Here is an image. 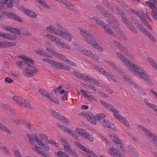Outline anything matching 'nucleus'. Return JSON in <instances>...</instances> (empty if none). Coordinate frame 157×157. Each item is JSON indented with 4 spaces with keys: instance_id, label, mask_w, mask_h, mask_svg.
<instances>
[{
    "instance_id": "1",
    "label": "nucleus",
    "mask_w": 157,
    "mask_h": 157,
    "mask_svg": "<svg viewBox=\"0 0 157 157\" xmlns=\"http://www.w3.org/2000/svg\"><path fill=\"white\" fill-rule=\"evenodd\" d=\"M117 55L129 69L133 72L138 74L139 76L145 81L150 86H152L151 80L149 79L148 75L145 73L144 70L141 67L129 61L128 59L120 53L117 52Z\"/></svg>"
},
{
    "instance_id": "2",
    "label": "nucleus",
    "mask_w": 157,
    "mask_h": 157,
    "mask_svg": "<svg viewBox=\"0 0 157 157\" xmlns=\"http://www.w3.org/2000/svg\"><path fill=\"white\" fill-rule=\"evenodd\" d=\"M78 29L80 31L81 35L86 40L87 43L99 51L101 52L103 51V49L95 41L90 32L80 27L78 28Z\"/></svg>"
},
{
    "instance_id": "3",
    "label": "nucleus",
    "mask_w": 157,
    "mask_h": 157,
    "mask_svg": "<svg viewBox=\"0 0 157 157\" xmlns=\"http://www.w3.org/2000/svg\"><path fill=\"white\" fill-rule=\"evenodd\" d=\"M84 116L93 124H96V119L99 121L104 119L105 117V115L101 113L96 114L95 116H94L91 113H88L84 114Z\"/></svg>"
},
{
    "instance_id": "4",
    "label": "nucleus",
    "mask_w": 157,
    "mask_h": 157,
    "mask_svg": "<svg viewBox=\"0 0 157 157\" xmlns=\"http://www.w3.org/2000/svg\"><path fill=\"white\" fill-rule=\"evenodd\" d=\"M96 8L104 16L108 19V22L109 24L115 22L117 20L109 12L105 10L102 7L99 5H97L95 6Z\"/></svg>"
},
{
    "instance_id": "5",
    "label": "nucleus",
    "mask_w": 157,
    "mask_h": 157,
    "mask_svg": "<svg viewBox=\"0 0 157 157\" xmlns=\"http://www.w3.org/2000/svg\"><path fill=\"white\" fill-rule=\"evenodd\" d=\"M42 60L44 62H47L52 66H53L57 68H61L66 71H68L70 68L67 65L63 64L62 63L60 64L59 63L55 62L53 60L48 58H45L42 59Z\"/></svg>"
},
{
    "instance_id": "6",
    "label": "nucleus",
    "mask_w": 157,
    "mask_h": 157,
    "mask_svg": "<svg viewBox=\"0 0 157 157\" xmlns=\"http://www.w3.org/2000/svg\"><path fill=\"white\" fill-rule=\"evenodd\" d=\"M57 27L60 30L58 35L60 36L62 38L67 40L71 41V39L73 37L71 34L60 25H58Z\"/></svg>"
},
{
    "instance_id": "7",
    "label": "nucleus",
    "mask_w": 157,
    "mask_h": 157,
    "mask_svg": "<svg viewBox=\"0 0 157 157\" xmlns=\"http://www.w3.org/2000/svg\"><path fill=\"white\" fill-rule=\"evenodd\" d=\"M12 100L14 102L17 103L22 106L30 108V104L28 100H26L21 97L14 96L13 97Z\"/></svg>"
},
{
    "instance_id": "8",
    "label": "nucleus",
    "mask_w": 157,
    "mask_h": 157,
    "mask_svg": "<svg viewBox=\"0 0 157 157\" xmlns=\"http://www.w3.org/2000/svg\"><path fill=\"white\" fill-rule=\"evenodd\" d=\"M137 127L143 130L149 137H151L150 140L155 146H157V136L152 134L149 130L143 126L138 125Z\"/></svg>"
},
{
    "instance_id": "9",
    "label": "nucleus",
    "mask_w": 157,
    "mask_h": 157,
    "mask_svg": "<svg viewBox=\"0 0 157 157\" xmlns=\"http://www.w3.org/2000/svg\"><path fill=\"white\" fill-rule=\"evenodd\" d=\"M111 111L113 113L114 117L117 119L125 126L128 127H129L130 126L129 122L124 117L119 114L118 111L115 109L113 108Z\"/></svg>"
},
{
    "instance_id": "10",
    "label": "nucleus",
    "mask_w": 157,
    "mask_h": 157,
    "mask_svg": "<svg viewBox=\"0 0 157 157\" xmlns=\"http://www.w3.org/2000/svg\"><path fill=\"white\" fill-rule=\"evenodd\" d=\"M27 67L24 70V74L26 76L30 77L33 76L38 71L33 66L28 63Z\"/></svg>"
},
{
    "instance_id": "11",
    "label": "nucleus",
    "mask_w": 157,
    "mask_h": 157,
    "mask_svg": "<svg viewBox=\"0 0 157 157\" xmlns=\"http://www.w3.org/2000/svg\"><path fill=\"white\" fill-rule=\"evenodd\" d=\"M46 36L51 41L56 43L57 45L62 46L63 48H65L68 49H70V47L69 46L65 43H61L59 41V39L56 37L54 36L51 34H47L46 35Z\"/></svg>"
},
{
    "instance_id": "12",
    "label": "nucleus",
    "mask_w": 157,
    "mask_h": 157,
    "mask_svg": "<svg viewBox=\"0 0 157 157\" xmlns=\"http://www.w3.org/2000/svg\"><path fill=\"white\" fill-rule=\"evenodd\" d=\"M110 136L113 141L117 145L118 147L119 148H122V151L124 152H125V149L124 148L123 145L117 136L115 135H110Z\"/></svg>"
},
{
    "instance_id": "13",
    "label": "nucleus",
    "mask_w": 157,
    "mask_h": 157,
    "mask_svg": "<svg viewBox=\"0 0 157 157\" xmlns=\"http://www.w3.org/2000/svg\"><path fill=\"white\" fill-rule=\"evenodd\" d=\"M20 9L25 14L28 16L33 18H36L37 15L32 10L25 8L22 6H21Z\"/></svg>"
},
{
    "instance_id": "14",
    "label": "nucleus",
    "mask_w": 157,
    "mask_h": 157,
    "mask_svg": "<svg viewBox=\"0 0 157 157\" xmlns=\"http://www.w3.org/2000/svg\"><path fill=\"white\" fill-rule=\"evenodd\" d=\"M122 78L129 84L133 86L135 88H137V89L139 90L140 92L142 93V94H145L144 91L140 88L139 89L136 84L128 76L124 75L123 76Z\"/></svg>"
},
{
    "instance_id": "15",
    "label": "nucleus",
    "mask_w": 157,
    "mask_h": 157,
    "mask_svg": "<svg viewBox=\"0 0 157 157\" xmlns=\"http://www.w3.org/2000/svg\"><path fill=\"white\" fill-rule=\"evenodd\" d=\"M62 130L63 131L67 133L69 135L78 140V136L73 131L70 130L69 128L65 126H62Z\"/></svg>"
},
{
    "instance_id": "16",
    "label": "nucleus",
    "mask_w": 157,
    "mask_h": 157,
    "mask_svg": "<svg viewBox=\"0 0 157 157\" xmlns=\"http://www.w3.org/2000/svg\"><path fill=\"white\" fill-rule=\"evenodd\" d=\"M3 28L5 30L13 33L14 34L20 35L21 34L20 30L18 29L13 28L10 26H6Z\"/></svg>"
},
{
    "instance_id": "17",
    "label": "nucleus",
    "mask_w": 157,
    "mask_h": 157,
    "mask_svg": "<svg viewBox=\"0 0 157 157\" xmlns=\"http://www.w3.org/2000/svg\"><path fill=\"white\" fill-rule=\"evenodd\" d=\"M0 37L7 39L9 40H13L17 38L16 36L9 33H4L0 32Z\"/></svg>"
},
{
    "instance_id": "18",
    "label": "nucleus",
    "mask_w": 157,
    "mask_h": 157,
    "mask_svg": "<svg viewBox=\"0 0 157 157\" xmlns=\"http://www.w3.org/2000/svg\"><path fill=\"white\" fill-rule=\"evenodd\" d=\"M123 22L127 27L134 33L135 34L137 33V32L135 28L133 26L132 24L128 20L126 19Z\"/></svg>"
},
{
    "instance_id": "19",
    "label": "nucleus",
    "mask_w": 157,
    "mask_h": 157,
    "mask_svg": "<svg viewBox=\"0 0 157 157\" xmlns=\"http://www.w3.org/2000/svg\"><path fill=\"white\" fill-rule=\"evenodd\" d=\"M16 43L11 42H0V48H5L15 46Z\"/></svg>"
},
{
    "instance_id": "20",
    "label": "nucleus",
    "mask_w": 157,
    "mask_h": 157,
    "mask_svg": "<svg viewBox=\"0 0 157 157\" xmlns=\"http://www.w3.org/2000/svg\"><path fill=\"white\" fill-rule=\"evenodd\" d=\"M92 19L98 25L102 27L104 29L107 28V24L103 22V21L97 17H94Z\"/></svg>"
},
{
    "instance_id": "21",
    "label": "nucleus",
    "mask_w": 157,
    "mask_h": 157,
    "mask_svg": "<svg viewBox=\"0 0 157 157\" xmlns=\"http://www.w3.org/2000/svg\"><path fill=\"white\" fill-rule=\"evenodd\" d=\"M109 153L113 156H118V157H121L122 156V154L120 153L119 150L112 147L109 150Z\"/></svg>"
},
{
    "instance_id": "22",
    "label": "nucleus",
    "mask_w": 157,
    "mask_h": 157,
    "mask_svg": "<svg viewBox=\"0 0 157 157\" xmlns=\"http://www.w3.org/2000/svg\"><path fill=\"white\" fill-rule=\"evenodd\" d=\"M60 142L64 147L63 149L64 151L67 152L71 149V148L70 147L69 144L64 139L61 138L60 139Z\"/></svg>"
},
{
    "instance_id": "23",
    "label": "nucleus",
    "mask_w": 157,
    "mask_h": 157,
    "mask_svg": "<svg viewBox=\"0 0 157 157\" xmlns=\"http://www.w3.org/2000/svg\"><path fill=\"white\" fill-rule=\"evenodd\" d=\"M46 29L50 32L52 33H54L58 35V34L60 32L59 29H55V28L52 26H49L48 27L47 26Z\"/></svg>"
},
{
    "instance_id": "24",
    "label": "nucleus",
    "mask_w": 157,
    "mask_h": 157,
    "mask_svg": "<svg viewBox=\"0 0 157 157\" xmlns=\"http://www.w3.org/2000/svg\"><path fill=\"white\" fill-rule=\"evenodd\" d=\"M61 57V58H59L60 60L67 63L70 65L74 67H76L77 66L76 64L74 62L69 60L65 56H64L63 54L62 55Z\"/></svg>"
},
{
    "instance_id": "25",
    "label": "nucleus",
    "mask_w": 157,
    "mask_h": 157,
    "mask_svg": "<svg viewBox=\"0 0 157 157\" xmlns=\"http://www.w3.org/2000/svg\"><path fill=\"white\" fill-rule=\"evenodd\" d=\"M46 50L48 51L50 54L56 56L57 58L59 59L61 58V56H62V54L58 53L56 51L50 48H47Z\"/></svg>"
},
{
    "instance_id": "26",
    "label": "nucleus",
    "mask_w": 157,
    "mask_h": 157,
    "mask_svg": "<svg viewBox=\"0 0 157 157\" xmlns=\"http://www.w3.org/2000/svg\"><path fill=\"white\" fill-rule=\"evenodd\" d=\"M8 17L19 22H22V20L17 15L14 13H11L8 14Z\"/></svg>"
},
{
    "instance_id": "27",
    "label": "nucleus",
    "mask_w": 157,
    "mask_h": 157,
    "mask_svg": "<svg viewBox=\"0 0 157 157\" xmlns=\"http://www.w3.org/2000/svg\"><path fill=\"white\" fill-rule=\"evenodd\" d=\"M51 111L52 115L55 118L58 119H60L61 120H64L65 119V117H64L60 115L58 113L56 112L55 110L52 109L51 110Z\"/></svg>"
},
{
    "instance_id": "28",
    "label": "nucleus",
    "mask_w": 157,
    "mask_h": 157,
    "mask_svg": "<svg viewBox=\"0 0 157 157\" xmlns=\"http://www.w3.org/2000/svg\"><path fill=\"white\" fill-rule=\"evenodd\" d=\"M27 136L29 138V141H35L36 142L37 144L39 143V138H38L37 136L28 134Z\"/></svg>"
},
{
    "instance_id": "29",
    "label": "nucleus",
    "mask_w": 157,
    "mask_h": 157,
    "mask_svg": "<svg viewBox=\"0 0 157 157\" xmlns=\"http://www.w3.org/2000/svg\"><path fill=\"white\" fill-rule=\"evenodd\" d=\"M18 57L20 58L21 59L25 61V62H28L33 64H34V61L30 58H28L25 55H22L21 56H19Z\"/></svg>"
},
{
    "instance_id": "30",
    "label": "nucleus",
    "mask_w": 157,
    "mask_h": 157,
    "mask_svg": "<svg viewBox=\"0 0 157 157\" xmlns=\"http://www.w3.org/2000/svg\"><path fill=\"white\" fill-rule=\"evenodd\" d=\"M105 61L113 69L115 70L116 71H119L120 70L119 68L117 67L113 63L108 60H105Z\"/></svg>"
},
{
    "instance_id": "31",
    "label": "nucleus",
    "mask_w": 157,
    "mask_h": 157,
    "mask_svg": "<svg viewBox=\"0 0 157 157\" xmlns=\"http://www.w3.org/2000/svg\"><path fill=\"white\" fill-rule=\"evenodd\" d=\"M103 126L112 129L114 128V126L112 123L107 120H104L102 122Z\"/></svg>"
},
{
    "instance_id": "32",
    "label": "nucleus",
    "mask_w": 157,
    "mask_h": 157,
    "mask_svg": "<svg viewBox=\"0 0 157 157\" xmlns=\"http://www.w3.org/2000/svg\"><path fill=\"white\" fill-rule=\"evenodd\" d=\"M100 101L101 103L106 108L109 109L110 111L112 110L113 108V106L108 103L105 102L104 101L101 100H100Z\"/></svg>"
},
{
    "instance_id": "33",
    "label": "nucleus",
    "mask_w": 157,
    "mask_h": 157,
    "mask_svg": "<svg viewBox=\"0 0 157 157\" xmlns=\"http://www.w3.org/2000/svg\"><path fill=\"white\" fill-rule=\"evenodd\" d=\"M147 60L149 61L151 65L153 67L157 70V63L152 58L150 57H147Z\"/></svg>"
},
{
    "instance_id": "34",
    "label": "nucleus",
    "mask_w": 157,
    "mask_h": 157,
    "mask_svg": "<svg viewBox=\"0 0 157 157\" xmlns=\"http://www.w3.org/2000/svg\"><path fill=\"white\" fill-rule=\"evenodd\" d=\"M39 143L37 144L40 147L47 151H48L49 150V147L48 145L44 144V142L42 141H39Z\"/></svg>"
},
{
    "instance_id": "35",
    "label": "nucleus",
    "mask_w": 157,
    "mask_h": 157,
    "mask_svg": "<svg viewBox=\"0 0 157 157\" xmlns=\"http://www.w3.org/2000/svg\"><path fill=\"white\" fill-rule=\"evenodd\" d=\"M16 64L18 67L21 68L24 65L27 66L28 63L24 61H18L16 62Z\"/></svg>"
},
{
    "instance_id": "36",
    "label": "nucleus",
    "mask_w": 157,
    "mask_h": 157,
    "mask_svg": "<svg viewBox=\"0 0 157 157\" xmlns=\"http://www.w3.org/2000/svg\"><path fill=\"white\" fill-rule=\"evenodd\" d=\"M136 26L139 29L141 32L144 34H145L147 31L144 28L143 26L140 23H137Z\"/></svg>"
},
{
    "instance_id": "37",
    "label": "nucleus",
    "mask_w": 157,
    "mask_h": 157,
    "mask_svg": "<svg viewBox=\"0 0 157 157\" xmlns=\"http://www.w3.org/2000/svg\"><path fill=\"white\" fill-rule=\"evenodd\" d=\"M128 149L130 151L136 156H138V154L136 150V149L133 147L132 145H129L128 147Z\"/></svg>"
},
{
    "instance_id": "38",
    "label": "nucleus",
    "mask_w": 157,
    "mask_h": 157,
    "mask_svg": "<svg viewBox=\"0 0 157 157\" xmlns=\"http://www.w3.org/2000/svg\"><path fill=\"white\" fill-rule=\"evenodd\" d=\"M75 131L82 137L87 132L85 130L79 128H76Z\"/></svg>"
},
{
    "instance_id": "39",
    "label": "nucleus",
    "mask_w": 157,
    "mask_h": 157,
    "mask_svg": "<svg viewBox=\"0 0 157 157\" xmlns=\"http://www.w3.org/2000/svg\"><path fill=\"white\" fill-rule=\"evenodd\" d=\"M35 52L37 54L45 56L50 57V56L41 50H35Z\"/></svg>"
},
{
    "instance_id": "40",
    "label": "nucleus",
    "mask_w": 157,
    "mask_h": 157,
    "mask_svg": "<svg viewBox=\"0 0 157 157\" xmlns=\"http://www.w3.org/2000/svg\"><path fill=\"white\" fill-rule=\"evenodd\" d=\"M86 139L89 140L90 141L92 142L94 141L93 138L87 132H86L82 137Z\"/></svg>"
},
{
    "instance_id": "41",
    "label": "nucleus",
    "mask_w": 157,
    "mask_h": 157,
    "mask_svg": "<svg viewBox=\"0 0 157 157\" xmlns=\"http://www.w3.org/2000/svg\"><path fill=\"white\" fill-rule=\"evenodd\" d=\"M39 92L41 94L46 97L47 98L49 97V94L44 90L42 89H40Z\"/></svg>"
},
{
    "instance_id": "42",
    "label": "nucleus",
    "mask_w": 157,
    "mask_h": 157,
    "mask_svg": "<svg viewBox=\"0 0 157 157\" xmlns=\"http://www.w3.org/2000/svg\"><path fill=\"white\" fill-rule=\"evenodd\" d=\"M119 49L121 52L127 55L128 54V49L126 48L123 44L121 45V46H120V47H119Z\"/></svg>"
},
{
    "instance_id": "43",
    "label": "nucleus",
    "mask_w": 157,
    "mask_h": 157,
    "mask_svg": "<svg viewBox=\"0 0 157 157\" xmlns=\"http://www.w3.org/2000/svg\"><path fill=\"white\" fill-rule=\"evenodd\" d=\"M38 136L41 139L40 141L45 140L47 141L48 140V137L44 134L42 133H39L38 135Z\"/></svg>"
},
{
    "instance_id": "44",
    "label": "nucleus",
    "mask_w": 157,
    "mask_h": 157,
    "mask_svg": "<svg viewBox=\"0 0 157 157\" xmlns=\"http://www.w3.org/2000/svg\"><path fill=\"white\" fill-rule=\"evenodd\" d=\"M4 3L7 5L8 7H11L13 5V0H2Z\"/></svg>"
},
{
    "instance_id": "45",
    "label": "nucleus",
    "mask_w": 157,
    "mask_h": 157,
    "mask_svg": "<svg viewBox=\"0 0 157 157\" xmlns=\"http://www.w3.org/2000/svg\"><path fill=\"white\" fill-rule=\"evenodd\" d=\"M0 129L2 131H5L11 134V132L2 123L0 122Z\"/></svg>"
},
{
    "instance_id": "46",
    "label": "nucleus",
    "mask_w": 157,
    "mask_h": 157,
    "mask_svg": "<svg viewBox=\"0 0 157 157\" xmlns=\"http://www.w3.org/2000/svg\"><path fill=\"white\" fill-rule=\"evenodd\" d=\"M153 42H155V39L153 36L150 33L147 31L145 34Z\"/></svg>"
},
{
    "instance_id": "47",
    "label": "nucleus",
    "mask_w": 157,
    "mask_h": 157,
    "mask_svg": "<svg viewBox=\"0 0 157 157\" xmlns=\"http://www.w3.org/2000/svg\"><path fill=\"white\" fill-rule=\"evenodd\" d=\"M48 98L56 104H59V100L56 98L53 97H51L49 95V97Z\"/></svg>"
},
{
    "instance_id": "48",
    "label": "nucleus",
    "mask_w": 157,
    "mask_h": 157,
    "mask_svg": "<svg viewBox=\"0 0 157 157\" xmlns=\"http://www.w3.org/2000/svg\"><path fill=\"white\" fill-rule=\"evenodd\" d=\"M57 155L60 157H68V155L65 152L59 151L57 152Z\"/></svg>"
},
{
    "instance_id": "49",
    "label": "nucleus",
    "mask_w": 157,
    "mask_h": 157,
    "mask_svg": "<svg viewBox=\"0 0 157 157\" xmlns=\"http://www.w3.org/2000/svg\"><path fill=\"white\" fill-rule=\"evenodd\" d=\"M67 152L75 157H78V156L77 153L76 152V151L74 150H73L72 148L69 150V151Z\"/></svg>"
},
{
    "instance_id": "50",
    "label": "nucleus",
    "mask_w": 157,
    "mask_h": 157,
    "mask_svg": "<svg viewBox=\"0 0 157 157\" xmlns=\"http://www.w3.org/2000/svg\"><path fill=\"white\" fill-rule=\"evenodd\" d=\"M80 51L82 54L89 56L91 52L90 51L86 49H81Z\"/></svg>"
},
{
    "instance_id": "51",
    "label": "nucleus",
    "mask_w": 157,
    "mask_h": 157,
    "mask_svg": "<svg viewBox=\"0 0 157 157\" xmlns=\"http://www.w3.org/2000/svg\"><path fill=\"white\" fill-rule=\"evenodd\" d=\"M88 78V76H87L85 75L80 73L78 78H81L82 80L86 81L87 78Z\"/></svg>"
},
{
    "instance_id": "52",
    "label": "nucleus",
    "mask_w": 157,
    "mask_h": 157,
    "mask_svg": "<svg viewBox=\"0 0 157 157\" xmlns=\"http://www.w3.org/2000/svg\"><path fill=\"white\" fill-rule=\"evenodd\" d=\"M89 56L91 57L92 58L97 60H98V57L96 55L93 54L92 52L90 54Z\"/></svg>"
},
{
    "instance_id": "53",
    "label": "nucleus",
    "mask_w": 157,
    "mask_h": 157,
    "mask_svg": "<svg viewBox=\"0 0 157 157\" xmlns=\"http://www.w3.org/2000/svg\"><path fill=\"white\" fill-rule=\"evenodd\" d=\"M10 74L11 75L16 77H18L20 75V74L18 72L16 71H12L11 72Z\"/></svg>"
},
{
    "instance_id": "54",
    "label": "nucleus",
    "mask_w": 157,
    "mask_h": 157,
    "mask_svg": "<svg viewBox=\"0 0 157 157\" xmlns=\"http://www.w3.org/2000/svg\"><path fill=\"white\" fill-rule=\"evenodd\" d=\"M6 16L5 13L2 11L0 12V20H3Z\"/></svg>"
},
{
    "instance_id": "55",
    "label": "nucleus",
    "mask_w": 157,
    "mask_h": 157,
    "mask_svg": "<svg viewBox=\"0 0 157 157\" xmlns=\"http://www.w3.org/2000/svg\"><path fill=\"white\" fill-rule=\"evenodd\" d=\"M140 19L142 22L145 25H147L148 23V21L145 18L144 16L140 18Z\"/></svg>"
},
{
    "instance_id": "56",
    "label": "nucleus",
    "mask_w": 157,
    "mask_h": 157,
    "mask_svg": "<svg viewBox=\"0 0 157 157\" xmlns=\"http://www.w3.org/2000/svg\"><path fill=\"white\" fill-rule=\"evenodd\" d=\"M61 88L62 86H58L54 88V91L55 92V94H56L57 92L59 91L61 89Z\"/></svg>"
},
{
    "instance_id": "57",
    "label": "nucleus",
    "mask_w": 157,
    "mask_h": 157,
    "mask_svg": "<svg viewBox=\"0 0 157 157\" xmlns=\"http://www.w3.org/2000/svg\"><path fill=\"white\" fill-rule=\"evenodd\" d=\"M16 157H21L20 153L18 150H15L14 151Z\"/></svg>"
},
{
    "instance_id": "58",
    "label": "nucleus",
    "mask_w": 157,
    "mask_h": 157,
    "mask_svg": "<svg viewBox=\"0 0 157 157\" xmlns=\"http://www.w3.org/2000/svg\"><path fill=\"white\" fill-rule=\"evenodd\" d=\"M3 150L4 151V152L6 154V155H10V152H9L8 150L5 147H3Z\"/></svg>"
},
{
    "instance_id": "59",
    "label": "nucleus",
    "mask_w": 157,
    "mask_h": 157,
    "mask_svg": "<svg viewBox=\"0 0 157 157\" xmlns=\"http://www.w3.org/2000/svg\"><path fill=\"white\" fill-rule=\"evenodd\" d=\"M106 28L107 29L105 30V31L107 33H108V34H110L112 35H113L114 34V33L112 31V30L110 28H109L107 27Z\"/></svg>"
},
{
    "instance_id": "60",
    "label": "nucleus",
    "mask_w": 157,
    "mask_h": 157,
    "mask_svg": "<svg viewBox=\"0 0 157 157\" xmlns=\"http://www.w3.org/2000/svg\"><path fill=\"white\" fill-rule=\"evenodd\" d=\"M151 14L153 18L155 20L157 21V12H151Z\"/></svg>"
},
{
    "instance_id": "61",
    "label": "nucleus",
    "mask_w": 157,
    "mask_h": 157,
    "mask_svg": "<svg viewBox=\"0 0 157 157\" xmlns=\"http://www.w3.org/2000/svg\"><path fill=\"white\" fill-rule=\"evenodd\" d=\"M131 21L135 25H136V24L137 23L138 21L136 19H135L133 17H131L130 18Z\"/></svg>"
},
{
    "instance_id": "62",
    "label": "nucleus",
    "mask_w": 157,
    "mask_h": 157,
    "mask_svg": "<svg viewBox=\"0 0 157 157\" xmlns=\"http://www.w3.org/2000/svg\"><path fill=\"white\" fill-rule=\"evenodd\" d=\"M5 82L8 83H11L13 81V80L9 77H6L5 79Z\"/></svg>"
},
{
    "instance_id": "63",
    "label": "nucleus",
    "mask_w": 157,
    "mask_h": 157,
    "mask_svg": "<svg viewBox=\"0 0 157 157\" xmlns=\"http://www.w3.org/2000/svg\"><path fill=\"white\" fill-rule=\"evenodd\" d=\"M115 8L119 15L123 13L122 10L119 7L116 6L115 7Z\"/></svg>"
},
{
    "instance_id": "64",
    "label": "nucleus",
    "mask_w": 157,
    "mask_h": 157,
    "mask_svg": "<svg viewBox=\"0 0 157 157\" xmlns=\"http://www.w3.org/2000/svg\"><path fill=\"white\" fill-rule=\"evenodd\" d=\"M120 15L122 18V21L127 19L125 13H123L122 14H120Z\"/></svg>"
}]
</instances>
